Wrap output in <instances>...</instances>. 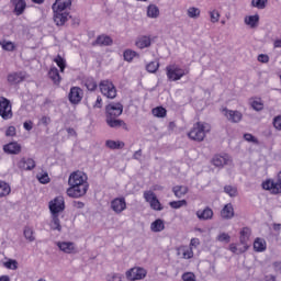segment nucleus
I'll return each instance as SVG.
<instances>
[{
  "mask_svg": "<svg viewBox=\"0 0 281 281\" xmlns=\"http://www.w3.org/2000/svg\"><path fill=\"white\" fill-rule=\"evenodd\" d=\"M87 176L82 171H74L68 179L67 195L70 199H80V196H85L89 190V182H87Z\"/></svg>",
  "mask_w": 281,
  "mask_h": 281,
  "instance_id": "obj_1",
  "label": "nucleus"
},
{
  "mask_svg": "<svg viewBox=\"0 0 281 281\" xmlns=\"http://www.w3.org/2000/svg\"><path fill=\"white\" fill-rule=\"evenodd\" d=\"M210 131H212V126H210V124L198 122L188 133V137L193 142H203L205 139V134L210 133Z\"/></svg>",
  "mask_w": 281,
  "mask_h": 281,
  "instance_id": "obj_2",
  "label": "nucleus"
},
{
  "mask_svg": "<svg viewBox=\"0 0 281 281\" xmlns=\"http://www.w3.org/2000/svg\"><path fill=\"white\" fill-rule=\"evenodd\" d=\"M166 74L168 80L171 82H177V80H181L183 76H188L190 74V69L181 68V66L177 64H171L166 67Z\"/></svg>",
  "mask_w": 281,
  "mask_h": 281,
  "instance_id": "obj_3",
  "label": "nucleus"
},
{
  "mask_svg": "<svg viewBox=\"0 0 281 281\" xmlns=\"http://www.w3.org/2000/svg\"><path fill=\"white\" fill-rule=\"evenodd\" d=\"M262 189L268 190L271 194H281V171L277 176V181L272 179L263 181Z\"/></svg>",
  "mask_w": 281,
  "mask_h": 281,
  "instance_id": "obj_4",
  "label": "nucleus"
},
{
  "mask_svg": "<svg viewBox=\"0 0 281 281\" xmlns=\"http://www.w3.org/2000/svg\"><path fill=\"white\" fill-rule=\"evenodd\" d=\"M99 88L102 95L109 98L110 100H113L117 97V90L115 89V85H113L112 81L103 80L100 82Z\"/></svg>",
  "mask_w": 281,
  "mask_h": 281,
  "instance_id": "obj_5",
  "label": "nucleus"
},
{
  "mask_svg": "<svg viewBox=\"0 0 281 281\" xmlns=\"http://www.w3.org/2000/svg\"><path fill=\"white\" fill-rule=\"evenodd\" d=\"M144 199L147 203H149L151 210L155 212H161L164 210V205H161V202L159 199H157V194L153 191H145L144 192Z\"/></svg>",
  "mask_w": 281,
  "mask_h": 281,
  "instance_id": "obj_6",
  "label": "nucleus"
},
{
  "mask_svg": "<svg viewBox=\"0 0 281 281\" xmlns=\"http://www.w3.org/2000/svg\"><path fill=\"white\" fill-rule=\"evenodd\" d=\"M146 269L134 267L126 271V279L130 281L144 280L146 278Z\"/></svg>",
  "mask_w": 281,
  "mask_h": 281,
  "instance_id": "obj_7",
  "label": "nucleus"
},
{
  "mask_svg": "<svg viewBox=\"0 0 281 281\" xmlns=\"http://www.w3.org/2000/svg\"><path fill=\"white\" fill-rule=\"evenodd\" d=\"M49 211L52 214H60L65 211V198L61 195L56 196L49 202Z\"/></svg>",
  "mask_w": 281,
  "mask_h": 281,
  "instance_id": "obj_8",
  "label": "nucleus"
},
{
  "mask_svg": "<svg viewBox=\"0 0 281 281\" xmlns=\"http://www.w3.org/2000/svg\"><path fill=\"white\" fill-rule=\"evenodd\" d=\"M213 166L216 168H223V166H227L232 164V157L229 155L224 154V155H215L212 159Z\"/></svg>",
  "mask_w": 281,
  "mask_h": 281,
  "instance_id": "obj_9",
  "label": "nucleus"
},
{
  "mask_svg": "<svg viewBox=\"0 0 281 281\" xmlns=\"http://www.w3.org/2000/svg\"><path fill=\"white\" fill-rule=\"evenodd\" d=\"M111 209L115 214H122L126 210V200L124 198H115L111 202Z\"/></svg>",
  "mask_w": 281,
  "mask_h": 281,
  "instance_id": "obj_10",
  "label": "nucleus"
},
{
  "mask_svg": "<svg viewBox=\"0 0 281 281\" xmlns=\"http://www.w3.org/2000/svg\"><path fill=\"white\" fill-rule=\"evenodd\" d=\"M57 247L64 254H78V248L76 247V244L72 241H58Z\"/></svg>",
  "mask_w": 281,
  "mask_h": 281,
  "instance_id": "obj_11",
  "label": "nucleus"
},
{
  "mask_svg": "<svg viewBox=\"0 0 281 281\" xmlns=\"http://www.w3.org/2000/svg\"><path fill=\"white\" fill-rule=\"evenodd\" d=\"M53 12H54V22L56 23V25L60 26L67 23L69 19V11L53 10Z\"/></svg>",
  "mask_w": 281,
  "mask_h": 281,
  "instance_id": "obj_12",
  "label": "nucleus"
},
{
  "mask_svg": "<svg viewBox=\"0 0 281 281\" xmlns=\"http://www.w3.org/2000/svg\"><path fill=\"white\" fill-rule=\"evenodd\" d=\"M21 150V144H19L18 142H11L9 144L3 145V151L7 155H20Z\"/></svg>",
  "mask_w": 281,
  "mask_h": 281,
  "instance_id": "obj_13",
  "label": "nucleus"
},
{
  "mask_svg": "<svg viewBox=\"0 0 281 281\" xmlns=\"http://www.w3.org/2000/svg\"><path fill=\"white\" fill-rule=\"evenodd\" d=\"M82 89H80L79 87H74L70 89L68 98L71 104H78L82 100Z\"/></svg>",
  "mask_w": 281,
  "mask_h": 281,
  "instance_id": "obj_14",
  "label": "nucleus"
},
{
  "mask_svg": "<svg viewBox=\"0 0 281 281\" xmlns=\"http://www.w3.org/2000/svg\"><path fill=\"white\" fill-rule=\"evenodd\" d=\"M222 113H224L225 117H227L229 122L238 123L243 120V114L238 111H232L227 110V108H224Z\"/></svg>",
  "mask_w": 281,
  "mask_h": 281,
  "instance_id": "obj_15",
  "label": "nucleus"
},
{
  "mask_svg": "<svg viewBox=\"0 0 281 281\" xmlns=\"http://www.w3.org/2000/svg\"><path fill=\"white\" fill-rule=\"evenodd\" d=\"M52 8L59 12H69V8H71V0H56Z\"/></svg>",
  "mask_w": 281,
  "mask_h": 281,
  "instance_id": "obj_16",
  "label": "nucleus"
},
{
  "mask_svg": "<svg viewBox=\"0 0 281 281\" xmlns=\"http://www.w3.org/2000/svg\"><path fill=\"white\" fill-rule=\"evenodd\" d=\"M18 168H20V170H34L36 168V161L32 158H22L18 162Z\"/></svg>",
  "mask_w": 281,
  "mask_h": 281,
  "instance_id": "obj_17",
  "label": "nucleus"
},
{
  "mask_svg": "<svg viewBox=\"0 0 281 281\" xmlns=\"http://www.w3.org/2000/svg\"><path fill=\"white\" fill-rule=\"evenodd\" d=\"M25 78H27V74L23 71L13 72L8 76V82H10V85H19L20 82H23Z\"/></svg>",
  "mask_w": 281,
  "mask_h": 281,
  "instance_id": "obj_18",
  "label": "nucleus"
},
{
  "mask_svg": "<svg viewBox=\"0 0 281 281\" xmlns=\"http://www.w3.org/2000/svg\"><path fill=\"white\" fill-rule=\"evenodd\" d=\"M92 45H99L100 47H109L113 45V40L109 35H99Z\"/></svg>",
  "mask_w": 281,
  "mask_h": 281,
  "instance_id": "obj_19",
  "label": "nucleus"
},
{
  "mask_svg": "<svg viewBox=\"0 0 281 281\" xmlns=\"http://www.w3.org/2000/svg\"><path fill=\"white\" fill-rule=\"evenodd\" d=\"M11 3L14 7V12L16 16H21V14L25 12V8L27 7L25 0H11Z\"/></svg>",
  "mask_w": 281,
  "mask_h": 281,
  "instance_id": "obj_20",
  "label": "nucleus"
},
{
  "mask_svg": "<svg viewBox=\"0 0 281 281\" xmlns=\"http://www.w3.org/2000/svg\"><path fill=\"white\" fill-rule=\"evenodd\" d=\"M196 216L200 221H210L214 216V211L206 206L203 211L199 210L196 211Z\"/></svg>",
  "mask_w": 281,
  "mask_h": 281,
  "instance_id": "obj_21",
  "label": "nucleus"
},
{
  "mask_svg": "<svg viewBox=\"0 0 281 281\" xmlns=\"http://www.w3.org/2000/svg\"><path fill=\"white\" fill-rule=\"evenodd\" d=\"M221 216L225 221L234 218V205H232V203L226 204L221 211Z\"/></svg>",
  "mask_w": 281,
  "mask_h": 281,
  "instance_id": "obj_22",
  "label": "nucleus"
},
{
  "mask_svg": "<svg viewBox=\"0 0 281 281\" xmlns=\"http://www.w3.org/2000/svg\"><path fill=\"white\" fill-rule=\"evenodd\" d=\"M249 238H251V228L249 227L241 228L239 233V243L241 245H247V243H249Z\"/></svg>",
  "mask_w": 281,
  "mask_h": 281,
  "instance_id": "obj_23",
  "label": "nucleus"
},
{
  "mask_svg": "<svg viewBox=\"0 0 281 281\" xmlns=\"http://www.w3.org/2000/svg\"><path fill=\"white\" fill-rule=\"evenodd\" d=\"M254 250L258 254H261L262 251H267V240L263 238L257 237L254 241Z\"/></svg>",
  "mask_w": 281,
  "mask_h": 281,
  "instance_id": "obj_24",
  "label": "nucleus"
},
{
  "mask_svg": "<svg viewBox=\"0 0 281 281\" xmlns=\"http://www.w3.org/2000/svg\"><path fill=\"white\" fill-rule=\"evenodd\" d=\"M135 45L138 49H146V47H150L151 45L150 37L146 35L140 36L136 40Z\"/></svg>",
  "mask_w": 281,
  "mask_h": 281,
  "instance_id": "obj_25",
  "label": "nucleus"
},
{
  "mask_svg": "<svg viewBox=\"0 0 281 281\" xmlns=\"http://www.w3.org/2000/svg\"><path fill=\"white\" fill-rule=\"evenodd\" d=\"M122 111V106H108L105 110L106 119L120 117Z\"/></svg>",
  "mask_w": 281,
  "mask_h": 281,
  "instance_id": "obj_26",
  "label": "nucleus"
},
{
  "mask_svg": "<svg viewBox=\"0 0 281 281\" xmlns=\"http://www.w3.org/2000/svg\"><path fill=\"white\" fill-rule=\"evenodd\" d=\"M244 23L249 27L254 29L258 25V23H260V15H248L244 19Z\"/></svg>",
  "mask_w": 281,
  "mask_h": 281,
  "instance_id": "obj_27",
  "label": "nucleus"
},
{
  "mask_svg": "<svg viewBox=\"0 0 281 281\" xmlns=\"http://www.w3.org/2000/svg\"><path fill=\"white\" fill-rule=\"evenodd\" d=\"M105 146L110 148V150H122L124 148L125 144L122 140H106Z\"/></svg>",
  "mask_w": 281,
  "mask_h": 281,
  "instance_id": "obj_28",
  "label": "nucleus"
},
{
  "mask_svg": "<svg viewBox=\"0 0 281 281\" xmlns=\"http://www.w3.org/2000/svg\"><path fill=\"white\" fill-rule=\"evenodd\" d=\"M172 192L177 199H182L189 192L187 186H176L172 188Z\"/></svg>",
  "mask_w": 281,
  "mask_h": 281,
  "instance_id": "obj_29",
  "label": "nucleus"
},
{
  "mask_svg": "<svg viewBox=\"0 0 281 281\" xmlns=\"http://www.w3.org/2000/svg\"><path fill=\"white\" fill-rule=\"evenodd\" d=\"M150 229L154 233L164 232V229H166V224L164 223V220L158 218V220L154 221L150 224Z\"/></svg>",
  "mask_w": 281,
  "mask_h": 281,
  "instance_id": "obj_30",
  "label": "nucleus"
},
{
  "mask_svg": "<svg viewBox=\"0 0 281 281\" xmlns=\"http://www.w3.org/2000/svg\"><path fill=\"white\" fill-rule=\"evenodd\" d=\"M50 229L61 232L63 226L60 225V218L58 217V213L52 214V221H50Z\"/></svg>",
  "mask_w": 281,
  "mask_h": 281,
  "instance_id": "obj_31",
  "label": "nucleus"
},
{
  "mask_svg": "<svg viewBox=\"0 0 281 281\" xmlns=\"http://www.w3.org/2000/svg\"><path fill=\"white\" fill-rule=\"evenodd\" d=\"M48 76L55 85H60V74L58 72V68L56 67L50 68L48 71Z\"/></svg>",
  "mask_w": 281,
  "mask_h": 281,
  "instance_id": "obj_32",
  "label": "nucleus"
},
{
  "mask_svg": "<svg viewBox=\"0 0 281 281\" xmlns=\"http://www.w3.org/2000/svg\"><path fill=\"white\" fill-rule=\"evenodd\" d=\"M180 251L182 254V258H184V260H190L191 258H194V250H192V247H188V246H182L180 248Z\"/></svg>",
  "mask_w": 281,
  "mask_h": 281,
  "instance_id": "obj_33",
  "label": "nucleus"
},
{
  "mask_svg": "<svg viewBox=\"0 0 281 281\" xmlns=\"http://www.w3.org/2000/svg\"><path fill=\"white\" fill-rule=\"evenodd\" d=\"M123 58L126 63H133V58H139V54L133 49H126L123 53Z\"/></svg>",
  "mask_w": 281,
  "mask_h": 281,
  "instance_id": "obj_34",
  "label": "nucleus"
},
{
  "mask_svg": "<svg viewBox=\"0 0 281 281\" xmlns=\"http://www.w3.org/2000/svg\"><path fill=\"white\" fill-rule=\"evenodd\" d=\"M10 192H12L10 184H8L3 180H0V199H3V196H8V194H10Z\"/></svg>",
  "mask_w": 281,
  "mask_h": 281,
  "instance_id": "obj_35",
  "label": "nucleus"
},
{
  "mask_svg": "<svg viewBox=\"0 0 281 281\" xmlns=\"http://www.w3.org/2000/svg\"><path fill=\"white\" fill-rule=\"evenodd\" d=\"M106 124L110 125L111 128H117L120 126H123V128H126V123H124V121L122 120H117V119H106Z\"/></svg>",
  "mask_w": 281,
  "mask_h": 281,
  "instance_id": "obj_36",
  "label": "nucleus"
},
{
  "mask_svg": "<svg viewBox=\"0 0 281 281\" xmlns=\"http://www.w3.org/2000/svg\"><path fill=\"white\" fill-rule=\"evenodd\" d=\"M0 116L2 120H12V106H0Z\"/></svg>",
  "mask_w": 281,
  "mask_h": 281,
  "instance_id": "obj_37",
  "label": "nucleus"
},
{
  "mask_svg": "<svg viewBox=\"0 0 281 281\" xmlns=\"http://www.w3.org/2000/svg\"><path fill=\"white\" fill-rule=\"evenodd\" d=\"M147 16H149V19H157V16H159V8L155 4H150L147 8Z\"/></svg>",
  "mask_w": 281,
  "mask_h": 281,
  "instance_id": "obj_38",
  "label": "nucleus"
},
{
  "mask_svg": "<svg viewBox=\"0 0 281 281\" xmlns=\"http://www.w3.org/2000/svg\"><path fill=\"white\" fill-rule=\"evenodd\" d=\"M24 237L29 240V243H34L36 237H34V229L30 226L24 227Z\"/></svg>",
  "mask_w": 281,
  "mask_h": 281,
  "instance_id": "obj_39",
  "label": "nucleus"
},
{
  "mask_svg": "<svg viewBox=\"0 0 281 281\" xmlns=\"http://www.w3.org/2000/svg\"><path fill=\"white\" fill-rule=\"evenodd\" d=\"M189 19H199L201 16V9L196 7H190L187 11Z\"/></svg>",
  "mask_w": 281,
  "mask_h": 281,
  "instance_id": "obj_40",
  "label": "nucleus"
},
{
  "mask_svg": "<svg viewBox=\"0 0 281 281\" xmlns=\"http://www.w3.org/2000/svg\"><path fill=\"white\" fill-rule=\"evenodd\" d=\"M186 205H188V201L187 200H178V201L169 202V206L172 210H180V207H186Z\"/></svg>",
  "mask_w": 281,
  "mask_h": 281,
  "instance_id": "obj_41",
  "label": "nucleus"
},
{
  "mask_svg": "<svg viewBox=\"0 0 281 281\" xmlns=\"http://www.w3.org/2000/svg\"><path fill=\"white\" fill-rule=\"evenodd\" d=\"M151 113L155 117H166V108L164 106H156L151 110Z\"/></svg>",
  "mask_w": 281,
  "mask_h": 281,
  "instance_id": "obj_42",
  "label": "nucleus"
},
{
  "mask_svg": "<svg viewBox=\"0 0 281 281\" xmlns=\"http://www.w3.org/2000/svg\"><path fill=\"white\" fill-rule=\"evenodd\" d=\"M0 45L4 52H14V49H16V46L11 41H2Z\"/></svg>",
  "mask_w": 281,
  "mask_h": 281,
  "instance_id": "obj_43",
  "label": "nucleus"
},
{
  "mask_svg": "<svg viewBox=\"0 0 281 281\" xmlns=\"http://www.w3.org/2000/svg\"><path fill=\"white\" fill-rule=\"evenodd\" d=\"M54 63H56L61 72L65 71V67H67V61L65 58H63L60 55H57V57L54 59Z\"/></svg>",
  "mask_w": 281,
  "mask_h": 281,
  "instance_id": "obj_44",
  "label": "nucleus"
},
{
  "mask_svg": "<svg viewBox=\"0 0 281 281\" xmlns=\"http://www.w3.org/2000/svg\"><path fill=\"white\" fill-rule=\"evenodd\" d=\"M159 69V61H150L149 64H147L146 66V70L149 74H155L157 72V70Z\"/></svg>",
  "mask_w": 281,
  "mask_h": 281,
  "instance_id": "obj_45",
  "label": "nucleus"
},
{
  "mask_svg": "<svg viewBox=\"0 0 281 281\" xmlns=\"http://www.w3.org/2000/svg\"><path fill=\"white\" fill-rule=\"evenodd\" d=\"M5 269H12V271H16L19 269V262L14 259H9L4 262Z\"/></svg>",
  "mask_w": 281,
  "mask_h": 281,
  "instance_id": "obj_46",
  "label": "nucleus"
},
{
  "mask_svg": "<svg viewBox=\"0 0 281 281\" xmlns=\"http://www.w3.org/2000/svg\"><path fill=\"white\" fill-rule=\"evenodd\" d=\"M252 8H258V10H265L267 8V0H252Z\"/></svg>",
  "mask_w": 281,
  "mask_h": 281,
  "instance_id": "obj_47",
  "label": "nucleus"
},
{
  "mask_svg": "<svg viewBox=\"0 0 281 281\" xmlns=\"http://www.w3.org/2000/svg\"><path fill=\"white\" fill-rule=\"evenodd\" d=\"M224 192L228 194L229 196H237L238 194V189L236 187L232 186H225L224 187Z\"/></svg>",
  "mask_w": 281,
  "mask_h": 281,
  "instance_id": "obj_48",
  "label": "nucleus"
},
{
  "mask_svg": "<svg viewBox=\"0 0 281 281\" xmlns=\"http://www.w3.org/2000/svg\"><path fill=\"white\" fill-rule=\"evenodd\" d=\"M211 23H218L221 21V13L217 10L209 11Z\"/></svg>",
  "mask_w": 281,
  "mask_h": 281,
  "instance_id": "obj_49",
  "label": "nucleus"
},
{
  "mask_svg": "<svg viewBox=\"0 0 281 281\" xmlns=\"http://www.w3.org/2000/svg\"><path fill=\"white\" fill-rule=\"evenodd\" d=\"M249 105L250 106H263L265 102H262L261 98L254 97L249 99Z\"/></svg>",
  "mask_w": 281,
  "mask_h": 281,
  "instance_id": "obj_50",
  "label": "nucleus"
},
{
  "mask_svg": "<svg viewBox=\"0 0 281 281\" xmlns=\"http://www.w3.org/2000/svg\"><path fill=\"white\" fill-rule=\"evenodd\" d=\"M86 87L88 91H95L98 89V83L92 78L86 80Z\"/></svg>",
  "mask_w": 281,
  "mask_h": 281,
  "instance_id": "obj_51",
  "label": "nucleus"
},
{
  "mask_svg": "<svg viewBox=\"0 0 281 281\" xmlns=\"http://www.w3.org/2000/svg\"><path fill=\"white\" fill-rule=\"evenodd\" d=\"M216 240H218V243H229L232 240V237L227 233H221L216 237Z\"/></svg>",
  "mask_w": 281,
  "mask_h": 281,
  "instance_id": "obj_52",
  "label": "nucleus"
},
{
  "mask_svg": "<svg viewBox=\"0 0 281 281\" xmlns=\"http://www.w3.org/2000/svg\"><path fill=\"white\" fill-rule=\"evenodd\" d=\"M182 281H196V276L193 272H184L182 274Z\"/></svg>",
  "mask_w": 281,
  "mask_h": 281,
  "instance_id": "obj_53",
  "label": "nucleus"
},
{
  "mask_svg": "<svg viewBox=\"0 0 281 281\" xmlns=\"http://www.w3.org/2000/svg\"><path fill=\"white\" fill-rule=\"evenodd\" d=\"M272 125L274 126L276 131H281V115L274 116Z\"/></svg>",
  "mask_w": 281,
  "mask_h": 281,
  "instance_id": "obj_54",
  "label": "nucleus"
},
{
  "mask_svg": "<svg viewBox=\"0 0 281 281\" xmlns=\"http://www.w3.org/2000/svg\"><path fill=\"white\" fill-rule=\"evenodd\" d=\"M244 139L246 142H251L252 144H258V138H256V136L249 133L244 134Z\"/></svg>",
  "mask_w": 281,
  "mask_h": 281,
  "instance_id": "obj_55",
  "label": "nucleus"
},
{
  "mask_svg": "<svg viewBox=\"0 0 281 281\" xmlns=\"http://www.w3.org/2000/svg\"><path fill=\"white\" fill-rule=\"evenodd\" d=\"M5 136L7 137H15L16 136V127L14 126H9L5 131Z\"/></svg>",
  "mask_w": 281,
  "mask_h": 281,
  "instance_id": "obj_56",
  "label": "nucleus"
},
{
  "mask_svg": "<svg viewBox=\"0 0 281 281\" xmlns=\"http://www.w3.org/2000/svg\"><path fill=\"white\" fill-rule=\"evenodd\" d=\"M0 106H12V103L5 97H0Z\"/></svg>",
  "mask_w": 281,
  "mask_h": 281,
  "instance_id": "obj_57",
  "label": "nucleus"
},
{
  "mask_svg": "<svg viewBox=\"0 0 281 281\" xmlns=\"http://www.w3.org/2000/svg\"><path fill=\"white\" fill-rule=\"evenodd\" d=\"M257 60H258L259 63H269V55L260 54V55L257 57Z\"/></svg>",
  "mask_w": 281,
  "mask_h": 281,
  "instance_id": "obj_58",
  "label": "nucleus"
},
{
  "mask_svg": "<svg viewBox=\"0 0 281 281\" xmlns=\"http://www.w3.org/2000/svg\"><path fill=\"white\" fill-rule=\"evenodd\" d=\"M40 183H49V176L47 173L42 175L38 178Z\"/></svg>",
  "mask_w": 281,
  "mask_h": 281,
  "instance_id": "obj_59",
  "label": "nucleus"
},
{
  "mask_svg": "<svg viewBox=\"0 0 281 281\" xmlns=\"http://www.w3.org/2000/svg\"><path fill=\"white\" fill-rule=\"evenodd\" d=\"M201 245V240L199 239V238H192L191 240H190V247L192 248V247H194V248H196V247H199Z\"/></svg>",
  "mask_w": 281,
  "mask_h": 281,
  "instance_id": "obj_60",
  "label": "nucleus"
},
{
  "mask_svg": "<svg viewBox=\"0 0 281 281\" xmlns=\"http://www.w3.org/2000/svg\"><path fill=\"white\" fill-rule=\"evenodd\" d=\"M108 281H122V276L121 274H112L108 277Z\"/></svg>",
  "mask_w": 281,
  "mask_h": 281,
  "instance_id": "obj_61",
  "label": "nucleus"
},
{
  "mask_svg": "<svg viewBox=\"0 0 281 281\" xmlns=\"http://www.w3.org/2000/svg\"><path fill=\"white\" fill-rule=\"evenodd\" d=\"M25 131H32V128L34 127V123L32 121H26L23 124Z\"/></svg>",
  "mask_w": 281,
  "mask_h": 281,
  "instance_id": "obj_62",
  "label": "nucleus"
},
{
  "mask_svg": "<svg viewBox=\"0 0 281 281\" xmlns=\"http://www.w3.org/2000/svg\"><path fill=\"white\" fill-rule=\"evenodd\" d=\"M49 122H52V119H49V116H43L41 119V124H44V126H47Z\"/></svg>",
  "mask_w": 281,
  "mask_h": 281,
  "instance_id": "obj_63",
  "label": "nucleus"
},
{
  "mask_svg": "<svg viewBox=\"0 0 281 281\" xmlns=\"http://www.w3.org/2000/svg\"><path fill=\"white\" fill-rule=\"evenodd\" d=\"M74 207H76L77 210H82V207H85V203L80 201H75Z\"/></svg>",
  "mask_w": 281,
  "mask_h": 281,
  "instance_id": "obj_64",
  "label": "nucleus"
}]
</instances>
